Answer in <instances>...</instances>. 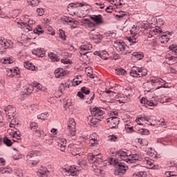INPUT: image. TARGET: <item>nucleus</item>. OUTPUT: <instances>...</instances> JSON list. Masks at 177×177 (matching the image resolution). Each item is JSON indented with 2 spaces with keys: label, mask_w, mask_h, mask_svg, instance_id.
I'll use <instances>...</instances> for the list:
<instances>
[{
  "label": "nucleus",
  "mask_w": 177,
  "mask_h": 177,
  "mask_svg": "<svg viewBox=\"0 0 177 177\" xmlns=\"http://www.w3.org/2000/svg\"><path fill=\"white\" fill-rule=\"evenodd\" d=\"M150 82L153 86H157V89H160L165 85V81L158 77H151Z\"/></svg>",
  "instance_id": "9b49d317"
},
{
  "label": "nucleus",
  "mask_w": 177,
  "mask_h": 177,
  "mask_svg": "<svg viewBox=\"0 0 177 177\" xmlns=\"http://www.w3.org/2000/svg\"><path fill=\"white\" fill-rule=\"evenodd\" d=\"M73 18L67 16H62L61 19L62 21H65V23H71V20Z\"/></svg>",
  "instance_id": "052dcab7"
},
{
  "label": "nucleus",
  "mask_w": 177,
  "mask_h": 177,
  "mask_svg": "<svg viewBox=\"0 0 177 177\" xmlns=\"http://www.w3.org/2000/svg\"><path fill=\"white\" fill-rule=\"evenodd\" d=\"M61 62L63 63V64H71V63H73V62H71V59L68 58L62 59Z\"/></svg>",
  "instance_id": "680f3d73"
},
{
  "label": "nucleus",
  "mask_w": 177,
  "mask_h": 177,
  "mask_svg": "<svg viewBox=\"0 0 177 177\" xmlns=\"http://www.w3.org/2000/svg\"><path fill=\"white\" fill-rule=\"evenodd\" d=\"M138 131L141 135H149L150 133V131L147 129H140Z\"/></svg>",
  "instance_id": "0e129e2a"
},
{
  "label": "nucleus",
  "mask_w": 177,
  "mask_h": 177,
  "mask_svg": "<svg viewBox=\"0 0 177 177\" xmlns=\"http://www.w3.org/2000/svg\"><path fill=\"white\" fill-rule=\"evenodd\" d=\"M30 128L33 132H37L38 131V124L35 122H31Z\"/></svg>",
  "instance_id": "603ef678"
},
{
  "label": "nucleus",
  "mask_w": 177,
  "mask_h": 177,
  "mask_svg": "<svg viewBox=\"0 0 177 177\" xmlns=\"http://www.w3.org/2000/svg\"><path fill=\"white\" fill-rule=\"evenodd\" d=\"M58 146L61 151H65L66 147H67V141L65 138H61L58 140Z\"/></svg>",
  "instance_id": "4be33fe9"
},
{
  "label": "nucleus",
  "mask_w": 177,
  "mask_h": 177,
  "mask_svg": "<svg viewBox=\"0 0 177 177\" xmlns=\"http://www.w3.org/2000/svg\"><path fill=\"white\" fill-rule=\"evenodd\" d=\"M23 158V155L20 154V152L15 151L12 156L13 160H20Z\"/></svg>",
  "instance_id": "864d4df0"
},
{
  "label": "nucleus",
  "mask_w": 177,
  "mask_h": 177,
  "mask_svg": "<svg viewBox=\"0 0 177 177\" xmlns=\"http://www.w3.org/2000/svg\"><path fill=\"white\" fill-rule=\"evenodd\" d=\"M71 28H78V26H80V22L72 18L71 20Z\"/></svg>",
  "instance_id": "09e8293b"
},
{
  "label": "nucleus",
  "mask_w": 177,
  "mask_h": 177,
  "mask_svg": "<svg viewBox=\"0 0 177 177\" xmlns=\"http://www.w3.org/2000/svg\"><path fill=\"white\" fill-rule=\"evenodd\" d=\"M12 118V119L10 122V128H16V127L19 125V122L17 121V120H16V118Z\"/></svg>",
  "instance_id": "49530a36"
},
{
  "label": "nucleus",
  "mask_w": 177,
  "mask_h": 177,
  "mask_svg": "<svg viewBox=\"0 0 177 177\" xmlns=\"http://www.w3.org/2000/svg\"><path fill=\"white\" fill-rule=\"evenodd\" d=\"M145 75H147V69L144 67H138V78L145 77Z\"/></svg>",
  "instance_id": "f704fd0d"
},
{
  "label": "nucleus",
  "mask_w": 177,
  "mask_h": 177,
  "mask_svg": "<svg viewBox=\"0 0 177 177\" xmlns=\"http://www.w3.org/2000/svg\"><path fill=\"white\" fill-rule=\"evenodd\" d=\"M65 110H71L73 109V103L70 100H66L64 106Z\"/></svg>",
  "instance_id": "de8ad7c7"
},
{
  "label": "nucleus",
  "mask_w": 177,
  "mask_h": 177,
  "mask_svg": "<svg viewBox=\"0 0 177 177\" xmlns=\"http://www.w3.org/2000/svg\"><path fill=\"white\" fill-rule=\"evenodd\" d=\"M69 88H70V84H68L67 82H62L60 84L58 91L61 93H66V92H67V91L69 89Z\"/></svg>",
  "instance_id": "412c9836"
},
{
  "label": "nucleus",
  "mask_w": 177,
  "mask_h": 177,
  "mask_svg": "<svg viewBox=\"0 0 177 177\" xmlns=\"http://www.w3.org/2000/svg\"><path fill=\"white\" fill-rule=\"evenodd\" d=\"M93 31H95V29L90 31V32H89V37H90L91 39H95L97 41V42H100V41H102V37L101 36L100 34L94 33Z\"/></svg>",
  "instance_id": "b1692460"
},
{
  "label": "nucleus",
  "mask_w": 177,
  "mask_h": 177,
  "mask_svg": "<svg viewBox=\"0 0 177 177\" xmlns=\"http://www.w3.org/2000/svg\"><path fill=\"white\" fill-rule=\"evenodd\" d=\"M83 21L86 27H87L88 28H95V27H96V24L94 22L91 21V20L88 19H83Z\"/></svg>",
  "instance_id": "7c9ffc66"
},
{
  "label": "nucleus",
  "mask_w": 177,
  "mask_h": 177,
  "mask_svg": "<svg viewBox=\"0 0 177 177\" xmlns=\"http://www.w3.org/2000/svg\"><path fill=\"white\" fill-rule=\"evenodd\" d=\"M39 157H41V153L37 151H32L28 152L26 156V160L28 164L32 165H37L39 162Z\"/></svg>",
  "instance_id": "39448f33"
},
{
  "label": "nucleus",
  "mask_w": 177,
  "mask_h": 177,
  "mask_svg": "<svg viewBox=\"0 0 177 177\" xmlns=\"http://www.w3.org/2000/svg\"><path fill=\"white\" fill-rule=\"evenodd\" d=\"M66 74H67V72L62 68H59L55 71V75L56 78H62V77H64Z\"/></svg>",
  "instance_id": "a878e982"
},
{
  "label": "nucleus",
  "mask_w": 177,
  "mask_h": 177,
  "mask_svg": "<svg viewBox=\"0 0 177 177\" xmlns=\"http://www.w3.org/2000/svg\"><path fill=\"white\" fill-rule=\"evenodd\" d=\"M127 168L128 167L125 165V163H118L116 165V169H115L114 175H115V176H121V175H123V174L127 172Z\"/></svg>",
  "instance_id": "1a4fd4ad"
},
{
  "label": "nucleus",
  "mask_w": 177,
  "mask_h": 177,
  "mask_svg": "<svg viewBox=\"0 0 177 177\" xmlns=\"http://www.w3.org/2000/svg\"><path fill=\"white\" fill-rule=\"evenodd\" d=\"M78 165L82 168V167H85L86 165V160L84 159H80L78 161Z\"/></svg>",
  "instance_id": "e2e57ef3"
},
{
  "label": "nucleus",
  "mask_w": 177,
  "mask_h": 177,
  "mask_svg": "<svg viewBox=\"0 0 177 177\" xmlns=\"http://www.w3.org/2000/svg\"><path fill=\"white\" fill-rule=\"evenodd\" d=\"M24 67L30 71H35V66L28 61L24 62Z\"/></svg>",
  "instance_id": "c9c22d12"
},
{
  "label": "nucleus",
  "mask_w": 177,
  "mask_h": 177,
  "mask_svg": "<svg viewBox=\"0 0 177 177\" xmlns=\"http://www.w3.org/2000/svg\"><path fill=\"white\" fill-rule=\"evenodd\" d=\"M48 57H50V60L54 62H59L60 60V59L59 58V56H57V55L53 53H49Z\"/></svg>",
  "instance_id": "4c0bfd02"
},
{
  "label": "nucleus",
  "mask_w": 177,
  "mask_h": 177,
  "mask_svg": "<svg viewBox=\"0 0 177 177\" xmlns=\"http://www.w3.org/2000/svg\"><path fill=\"white\" fill-rule=\"evenodd\" d=\"M169 49L173 50L175 53H177V46L175 44H171L169 46Z\"/></svg>",
  "instance_id": "774afa93"
},
{
  "label": "nucleus",
  "mask_w": 177,
  "mask_h": 177,
  "mask_svg": "<svg viewBox=\"0 0 177 177\" xmlns=\"http://www.w3.org/2000/svg\"><path fill=\"white\" fill-rule=\"evenodd\" d=\"M80 49L81 56H86V54L89 53V50H92V44H83L80 47Z\"/></svg>",
  "instance_id": "dca6fc26"
},
{
  "label": "nucleus",
  "mask_w": 177,
  "mask_h": 177,
  "mask_svg": "<svg viewBox=\"0 0 177 177\" xmlns=\"http://www.w3.org/2000/svg\"><path fill=\"white\" fill-rule=\"evenodd\" d=\"M139 27L136 26L135 25L131 29L130 34L132 35V37H127L130 45H133V44H136V42H138V39L135 37L139 34Z\"/></svg>",
  "instance_id": "0eeeda50"
},
{
  "label": "nucleus",
  "mask_w": 177,
  "mask_h": 177,
  "mask_svg": "<svg viewBox=\"0 0 177 177\" xmlns=\"http://www.w3.org/2000/svg\"><path fill=\"white\" fill-rule=\"evenodd\" d=\"M90 19L97 25L100 26L101 24H104V21L103 20V16L102 15H90Z\"/></svg>",
  "instance_id": "4468645a"
},
{
  "label": "nucleus",
  "mask_w": 177,
  "mask_h": 177,
  "mask_svg": "<svg viewBox=\"0 0 177 177\" xmlns=\"http://www.w3.org/2000/svg\"><path fill=\"white\" fill-rule=\"evenodd\" d=\"M109 114L110 118L106 119V124L108 125L109 128H111V129H113V128H116L117 125H118L120 122V118L118 117V111H111Z\"/></svg>",
  "instance_id": "20e7f679"
},
{
  "label": "nucleus",
  "mask_w": 177,
  "mask_h": 177,
  "mask_svg": "<svg viewBox=\"0 0 177 177\" xmlns=\"http://www.w3.org/2000/svg\"><path fill=\"white\" fill-rule=\"evenodd\" d=\"M143 175H145L143 171H138L133 174L131 177H143Z\"/></svg>",
  "instance_id": "69168bd1"
},
{
  "label": "nucleus",
  "mask_w": 177,
  "mask_h": 177,
  "mask_svg": "<svg viewBox=\"0 0 177 177\" xmlns=\"http://www.w3.org/2000/svg\"><path fill=\"white\" fill-rule=\"evenodd\" d=\"M73 156H81L82 149L77 147V145L70 144L68 146Z\"/></svg>",
  "instance_id": "f3484780"
},
{
  "label": "nucleus",
  "mask_w": 177,
  "mask_h": 177,
  "mask_svg": "<svg viewBox=\"0 0 177 177\" xmlns=\"http://www.w3.org/2000/svg\"><path fill=\"white\" fill-rule=\"evenodd\" d=\"M160 41L161 44H167V42L169 41V36L167 35H163L160 37Z\"/></svg>",
  "instance_id": "a18cd8bd"
},
{
  "label": "nucleus",
  "mask_w": 177,
  "mask_h": 177,
  "mask_svg": "<svg viewBox=\"0 0 177 177\" xmlns=\"http://www.w3.org/2000/svg\"><path fill=\"white\" fill-rule=\"evenodd\" d=\"M130 75L131 77L139 78V67L133 66L130 71Z\"/></svg>",
  "instance_id": "473e14b6"
},
{
  "label": "nucleus",
  "mask_w": 177,
  "mask_h": 177,
  "mask_svg": "<svg viewBox=\"0 0 177 177\" xmlns=\"http://www.w3.org/2000/svg\"><path fill=\"white\" fill-rule=\"evenodd\" d=\"M33 32L37 34V35H41V34H44V30L41 26L38 25L35 29H34Z\"/></svg>",
  "instance_id": "c03bdc74"
},
{
  "label": "nucleus",
  "mask_w": 177,
  "mask_h": 177,
  "mask_svg": "<svg viewBox=\"0 0 177 177\" xmlns=\"http://www.w3.org/2000/svg\"><path fill=\"white\" fill-rule=\"evenodd\" d=\"M79 171H81V169H77V167L74 166H71L69 168V174H71L72 176H75Z\"/></svg>",
  "instance_id": "e433bc0d"
},
{
  "label": "nucleus",
  "mask_w": 177,
  "mask_h": 177,
  "mask_svg": "<svg viewBox=\"0 0 177 177\" xmlns=\"http://www.w3.org/2000/svg\"><path fill=\"white\" fill-rule=\"evenodd\" d=\"M106 93L109 94V103H114L115 100L118 99V94H117V93L115 92H113L111 91L108 90L106 91Z\"/></svg>",
  "instance_id": "a211bd4d"
},
{
  "label": "nucleus",
  "mask_w": 177,
  "mask_h": 177,
  "mask_svg": "<svg viewBox=\"0 0 177 177\" xmlns=\"http://www.w3.org/2000/svg\"><path fill=\"white\" fill-rule=\"evenodd\" d=\"M12 172H13V170L10 168L0 167V174H6V175H8L9 174H12Z\"/></svg>",
  "instance_id": "a19ab883"
},
{
  "label": "nucleus",
  "mask_w": 177,
  "mask_h": 177,
  "mask_svg": "<svg viewBox=\"0 0 177 177\" xmlns=\"http://www.w3.org/2000/svg\"><path fill=\"white\" fill-rule=\"evenodd\" d=\"M59 37L62 39H63V41H66V39L67 38V36L66 35V32H64V30L59 29Z\"/></svg>",
  "instance_id": "4d7b16f0"
},
{
  "label": "nucleus",
  "mask_w": 177,
  "mask_h": 177,
  "mask_svg": "<svg viewBox=\"0 0 177 177\" xmlns=\"http://www.w3.org/2000/svg\"><path fill=\"white\" fill-rule=\"evenodd\" d=\"M3 143L6 144V146L10 147L12 145H13V142H12V140L8 138V137H4L3 140Z\"/></svg>",
  "instance_id": "5fc2aeb1"
},
{
  "label": "nucleus",
  "mask_w": 177,
  "mask_h": 177,
  "mask_svg": "<svg viewBox=\"0 0 177 177\" xmlns=\"http://www.w3.org/2000/svg\"><path fill=\"white\" fill-rule=\"evenodd\" d=\"M115 73L118 75H125L127 71L122 68H118L115 70Z\"/></svg>",
  "instance_id": "6e6d98bb"
},
{
  "label": "nucleus",
  "mask_w": 177,
  "mask_h": 177,
  "mask_svg": "<svg viewBox=\"0 0 177 177\" xmlns=\"http://www.w3.org/2000/svg\"><path fill=\"white\" fill-rule=\"evenodd\" d=\"M39 2H41V0H27L28 5H29V6H32L33 8L39 5Z\"/></svg>",
  "instance_id": "ea45409f"
},
{
  "label": "nucleus",
  "mask_w": 177,
  "mask_h": 177,
  "mask_svg": "<svg viewBox=\"0 0 177 177\" xmlns=\"http://www.w3.org/2000/svg\"><path fill=\"white\" fill-rule=\"evenodd\" d=\"M7 77H10V78H13L15 75L19 74V69L16 68L6 69Z\"/></svg>",
  "instance_id": "aec40b11"
},
{
  "label": "nucleus",
  "mask_w": 177,
  "mask_h": 177,
  "mask_svg": "<svg viewBox=\"0 0 177 177\" xmlns=\"http://www.w3.org/2000/svg\"><path fill=\"white\" fill-rule=\"evenodd\" d=\"M118 157H120V160H122V161H126V162H128V158H129V156H128V153L124 151H120L118 154Z\"/></svg>",
  "instance_id": "cd10ccee"
},
{
  "label": "nucleus",
  "mask_w": 177,
  "mask_h": 177,
  "mask_svg": "<svg viewBox=\"0 0 177 177\" xmlns=\"http://www.w3.org/2000/svg\"><path fill=\"white\" fill-rule=\"evenodd\" d=\"M48 34H50V35H55L56 32H55V30L51 26H48L46 28Z\"/></svg>",
  "instance_id": "bf43d9fd"
},
{
  "label": "nucleus",
  "mask_w": 177,
  "mask_h": 177,
  "mask_svg": "<svg viewBox=\"0 0 177 177\" xmlns=\"http://www.w3.org/2000/svg\"><path fill=\"white\" fill-rule=\"evenodd\" d=\"M88 121L89 125L93 127L94 125H96V124H97L100 120H99V119H97L95 116L92 115L88 118Z\"/></svg>",
  "instance_id": "c85d7f7f"
},
{
  "label": "nucleus",
  "mask_w": 177,
  "mask_h": 177,
  "mask_svg": "<svg viewBox=\"0 0 177 177\" xmlns=\"http://www.w3.org/2000/svg\"><path fill=\"white\" fill-rule=\"evenodd\" d=\"M21 139V133L20 131H17L14 133V137L12 138L13 142H17V140H20Z\"/></svg>",
  "instance_id": "37998d69"
},
{
  "label": "nucleus",
  "mask_w": 177,
  "mask_h": 177,
  "mask_svg": "<svg viewBox=\"0 0 177 177\" xmlns=\"http://www.w3.org/2000/svg\"><path fill=\"white\" fill-rule=\"evenodd\" d=\"M144 120L145 121L149 122V124L151 127H157V125H158V124H157L158 121H157V118L155 116H151L150 118L145 116Z\"/></svg>",
  "instance_id": "6ab92c4d"
},
{
  "label": "nucleus",
  "mask_w": 177,
  "mask_h": 177,
  "mask_svg": "<svg viewBox=\"0 0 177 177\" xmlns=\"http://www.w3.org/2000/svg\"><path fill=\"white\" fill-rule=\"evenodd\" d=\"M132 57H135L137 60H142L145 57L143 53H133Z\"/></svg>",
  "instance_id": "58836bf2"
},
{
  "label": "nucleus",
  "mask_w": 177,
  "mask_h": 177,
  "mask_svg": "<svg viewBox=\"0 0 177 177\" xmlns=\"http://www.w3.org/2000/svg\"><path fill=\"white\" fill-rule=\"evenodd\" d=\"M22 19L24 21L20 19H16V23L19 25V27L25 30L26 32L32 31V26L35 24V21L28 15H24Z\"/></svg>",
  "instance_id": "f257e3e1"
},
{
  "label": "nucleus",
  "mask_w": 177,
  "mask_h": 177,
  "mask_svg": "<svg viewBox=\"0 0 177 177\" xmlns=\"http://www.w3.org/2000/svg\"><path fill=\"white\" fill-rule=\"evenodd\" d=\"M118 100H117V102H118L119 103H127V102H129V100H131L129 99V97H128V96H126L124 94H118Z\"/></svg>",
  "instance_id": "bb28decb"
},
{
  "label": "nucleus",
  "mask_w": 177,
  "mask_h": 177,
  "mask_svg": "<svg viewBox=\"0 0 177 177\" xmlns=\"http://www.w3.org/2000/svg\"><path fill=\"white\" fill-rule=\"evenodd\" d=\"M165 175L167 177H176V174H175V172L174 171H166Z\"/></svg>",
  "instance_id": "338daca9"
},
{
  "label": "nucleus",
  "mask_w": 177,
  "mask_h": 177,
  "mask_svg": "<svg viewBox=\"0 0 177 177\" xmlns=\"http://www.w3.org/2000/svg\"><path fill=\"white\" fill-rule=\"evenodd\" d=\"M113 46L115 49H116L117 52L121 55H127V53H131L129 47L127 46L124 41H116Z\"/></svg>",
  "instance_id": "423d86ee"
},
{
  "label": "nucleus",
  "mask_w": 177,
  "mask_h": 177,
  "mask_svg": "<svg viewBox=\"0 0 177 177\" xmlns=\"http://www.w3.org/2000/svg\"><path fill=\"white\" fill-rule=\"evenodd\" d=\"M142 162L143 165L149 169H158L160 168L158 165H154V160L149 158H145Z\"/></svg>",
  "instance_id": "9d476101"
},
{
  "label": "nucleus",
  "mask_w": 177,
  "mask_h": 177,
  "mask_svg": "<svg viewBox=\"0 0 177 177\" xmlns=\"http://www.w3.org/2000/svg\"><path fill=\"white\" fill-rule=\"evenodd\" d=\"M32 53L38 57H44L45 56V50L43 48H35L32 51Z\"/></svg>",
  "instance_id": "393cba45"
},
{
  "label": "nucleus",
  "mask_w": 177,
  "mask_h": 177,
  "mask_svg": "<svg viewBox=\"0 0 177 177\" xmlns=\"http://www.w3.org/2000/svg\"><path fill=\"white\" fill-rule=\"evenodd\" d=\"M88 160L91 164H92L93 168L96 169V168H102L106 167V164L103 160V156L102 154L99 153L97 155H93V153H88Z\"/></svg>",
  "instance_id": "f03ea898"
},
{
  "label": "nucleus",
  "mask_w": 177,
  "mask_h": 177,
  "mask_svg": "<svg viewBox=\"0 0 177 177\" xmlns=\"http://www.w3.org/2000/svg\"><path fill=\"white\" fill-rule=\"evenodd\" d=\"M37 175L39 177H48V175H49V171L46 169H40L37 171Z\"/></svg>",
  "instance_id": "c756f323"
},
{
  "label": "nucleus",
  "mask_w": 177,
  "mask_h": 177,
  "mask_svg": "<svg viewBox=\"0 0 177 177\" xmlns=\"http://www.w3.org/2000/svg\"><path fill=\"white\" fill-rule=\"evenodd\" d=\"M160 32H162L161 28H156L153 30H151L150 31V34H151V35H157Z\"/></svg>",
  "instance_id": "3c124183"
},
{
  "label": "nucleus",
  "mask_w": 177,
  "mask_h": 177,
  "mask_svg": "<svg viewBox=\"0 0 177 177\" xmlns=\"http://www.w3.org/2000/svg\"><path fill=\"white\" fill-rule=\"evenodd\" d=\"M75 120L74 118H69L68 122V131L69 132L68 135L70 136H75L77 133V129H75Z\"/></svg>",
  "instance_id": "6e6552de"
},
{
  "label": "nucleus",
  "mask_w": 177,
  "mask_h": 177,
  "mask_svg": "<svg viewBox=\"0 0 177 177\" xmlns=\"http://www.w3.org/2000/svg\"><path fill=\"white\" fill-rule=\"evenodd\" d=\"M4 111L10 120L15 118V115H16V108H15V106L8 105L4 108Z\"/></svg>",
  "instance_id": "f8f14e48"
},
{
  "label": "nucleus",
  "mask_w": 177,
  "mask_h": 177,
  "mask_svg": "<svg viewBox=\"0 0 177 177\" xmlns=\"http://www.w3.org/2000/svg\"><path fill=\"white\" fill-rule=\"evenodd\" d=\"M95 133L91 134L88 137V140H90V145H91V147H96V146L99 145V140H97V138H95Z\"/></svg>",
  "instance_id": "5701e85b"
},
{
  "label": "nucleus",
  "mask_w": 177,
  "mask_h": 177,
  "mask_svg": "<svg viewBox=\"0 0 177 177\" xmlns=\"http://www.w3.org/2000/svg\"><path fill=\"white\" fill-rule=\"evenodd\" d=\"M82 82V78L81 75H77L75 77L72 82L73 86H78L79 84H81Z\"/></svg>",
  "instance_id": "72a5a7b5"
},
{
  "label": "nucleus",
  "mask_w": 177,
  "mask_h": 177,
  "mask_svg": "<svg viewBox=\"0 0 177 177\" xmlns=\"http://www.w3.org/2000/svg\"><path fill=\"white\" fill-rule=\"evenodd\" d=\"M143 121H145V116L142 117V118L140 117V118H136V122H137L138 125H136V126H135V128H136V129H138L139 125H143V124H142Z\"/></svg>",
  "instance_id": "8fccbe9b"
},
{
  "label": "nucleus",
  "mask_w": 177,
  "mask_h": 177,
  "mask_svg": "<svg viewBox=\"0 0 177 177\" xmlns=\"http://www.w3.org/2000/svg\"><path fill=\"white\" fill-rule=\"evenodd\" d=\"M38 120H45L46 118H48V113H41L40 115H37Z\"/></svg>",
  "instance_id": "13d9d810"
},
{
  "label": "nucleus",
  "mask_w": 177,
  "mask_h": 177,
  "mask_svg": "<svg viewBox=\"0 0 177 177\" xmlns=\"http://www.w3.org/2000/svg\"><path fill=\"white\" fill-rule=\"evenodd\" d=\"M0 45L4 49H8V48H13V43L10 39H6L3 37H0Z\"/></svg>",
  "instance_id": "2eb2a0df"
},
{
  "label": "nucleus",
  "mask_w": 177,
  "mask_h": 177,
  "mask_svg": "<svg viewBox=\"0 0 177 177\" xmlns=\"http://www.w3.org/2000/svg\"><path fill=\"white\" fill-rule=\"evenodd\" d=\"M142 158L138 154L129 155V158L127 160V164H130L129 167L131 168V171H140V165L136 164L138 161H140ZM136 164V165H133Z\"/></svg>",
  "instance_id": "7ed1b4c3"
},
{
  "label": "nucleus",
  "mask_w": 177,
  "mask_h": 177,
  "mask_svg": "<svg viewBox=\"0 0 177 177\" xmlns=\"http://www.w3.org/2000/svg\"><path fill=\"white\" fill-rule=\"evenodd\" d=\"M34 91V86L32 84H27L24 90L26 95H31V93Z\"/></svg>",
  "instance_id": "2f4dec72"
},
{
  "label": "nucleus",
  "mask_w": 177,
  "mask_h": 177,
  "mask_svg": "<svg viewBox=\"0 0 177 177\" xmlns=\"http://www.w3.org/2000/svg\"><path fill=\"white\" fill-rule=\"evenodd\" d=\"M91 115L100 121L102 120L103 115H104V111L97 107H95L91 111Z\"/></svg>",
  "instance_id": "ddd939ff"
},
{
  "label": "nucleus",
  "mask_w": 177,
  "mask_h": 177,
  "mask_svg": "<svg viewBox=\"0 0 177 177\" xmlns=\"http://www.w3.org/2000/svg\"><path fill=\"white\" fill-rule=\"evenodd\" d=\"M0 63H3V64H12V63H13V59L10 57L1 58L0 59Z\"/></svg>",
  "instance_id": "79ce46f5"
}]
</instances>
